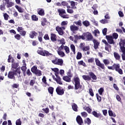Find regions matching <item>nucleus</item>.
<instances>
[{
  "mask_svg": "<svg viewBox=\"0 0 125 125\" xmlns=\"http://www.w3.org/2000/svg\"><path fill=\"white\" fill-rule=\"evenodd\" d=\"M13 71H9L8 73V78L11 80H15V76H17L18 78H21V69L18 67L16 70H13Z\"/></svg>",
  "mask_w": 125,
  "mask_h": 125,
  "instance_id": "obj_1",
  "label": "nucleus"
},
{
  "mask_svg": "<svg viewBox=\"0 0 125 125\" xmlns=\"http://www.w3.org/2000/svg\"><path fill=\"white\" fill-rule=\"evenodd\" d=\"M52 71L55 72V75L56 77V78H55V76L52 75L53 80L56 82L58 84H63V83H62V82H61V78L58 75L59 74V72H58L59 71V69L58 68H52Z\"/></svg>",
  "mask_w": 125,
  "mask_h": 125,
  "instance_id": "obj_2",
  "label": "nucleus"
},
{
  "mask_svg": "<svg viewBox=\"0 0 125 125\" xmlns=\"http://www.w3.org/2000/svg\"><path fill=\"white\" fill-rule=\"evenodd\" d=\"M121 66L119 63H114L111 66H107V68L109 70H115L116 72L119 73L120 75H123V69L120 68Z\"/></svg>",
  "mask_w": 125,
  "mask_h": 125,
  "instance_id": "obj_3",
  "label": "nucleus"
},
{
  "mask_svg": "<svg viewBox=\"0 0 125 125\" xmlns=\"http://www.w3.org/2000/svg\"><path fill=\"white\" fill-rule=\"evenodd\" d=\"M58 12L59 13V15L63 19H69V18H70V16L67 14L66 10L64 9H58Z\"/></svg>",
  "mask_w": 125,
  "mask_h": 125,
  "instance_id": "obj_4",
  "label": "nucleus"
},
{
  "mask_svg": "<svg viewBox=\"0 0 125 125\" xmlns=\"http://www.w3.org/2000/svg\"><path fill=\"white\" fill-rule=\"evenodd\" d=\"M39 49H42L41 50H38L37 52L38 54H40V55H42V56H46L47 57V56H51V55H52V54L49 53V52H48V51H46L45 50H42L43 49L41 47H39L38 48Z\"/></svg>",
  "mask_w": 125,
  "mask_h": 125,
  "instance_id": "obj_5",
  "label": "nucleus"
},
{
  "mask_svg": "<svg viewBox=\"0 0 125 125\" xmlns=\"http://www.w3.org/2000/svg\"><path fill=\"white\" fill-rule=\"evenodd\" d=\"M89 75H83L82 78L84 81H91V78L94 80V73L92 72H89L88 73Z\"/></svg>",
  "mask_w": 125,
  "mask_h": 125,
  "instance_id": "obj_6",
  "label": "nucleus"
},
{
  "mask_svg": "<svg viewBox=\"0 0 125 125\" xmlns=\"http://www.w3.org/2000/svg\"><path fill=\"white\" fill-rule=\"evenodd\" d=\"M82 37H83V40H86V41H91L93 38L92 35L89 32L83 33Z\"/></svg>",
  "mask_w": 125,
  "mask_h": 125,
  "instance_id": "obj_7",
  "label": "nucleus"
},
{
  "mask_svg": "<svg viewBox=\"0 0 125 125\" xmlns=\"http://www.w3.org/2000/svg\"><path fill=\"white\" fill-rule=\"evenodd\" d=\"M52 62L54 64V65L63 66V61L62 59H58V58L56 57L54 60H52Z\"/></svg>",
  "mask_w": 125,
  "mask_h": 125,
  "instance_id": "obj_8",
  "label": "nucleus"
},
{
  "mask_svg": "<svg viewBox=\"0 0 125 125\" xmlns=\"http://www.w3.org/2000/svg\"><path fill=\"white\" fill-rule=\"evenodd\" d=\"M65 29L64 26L60 27L59 26H57L56 27V30L60 36H63L64 35V30H65Z\"/></svg>",
  "mask_w": 125,
  "mask_h": 125,
  "instance_id": "obj_9",
  "label": "nucleus"
},
{
  "mask_svg": "<svg viewBox=\"0 0 125 125\" xmlns=\"http://www.w3.org/2000/svg\"><path fill=\"white\" fill-rule=\"evenodd\" d=\"M56 92L58 95H63L65 92V90L62 87L59 86L56 89Z\"/></svg>",
  "mask_w": 125,
  "mask_h": 125,
  "instance_id": "obj_10",
  "label": "nucleus"
},
{
  "mask_svg": "<svg viewBox=\"0 0 125 125\" xmlns=\"http://www.w3.org/2000/svg\"><path fill=\"white\" fill-rule=\"evenodd\" d=\"M105 38L107 41V43L109 44H115L114 38L111 35H106Z\"/></svg>",
  "mask_w": 125,
  "mask_h": 125,
  "instance_id": "obj_11",
  "label": "nucleus"
},
{
  "mask_svg": "<svg viewBox=\"0 0 125 125\" xmlns=\"http://www.w3.org/2000/svg\"><path fill=\"white\" fill-rule=\"evenodd\" d=\"M102 42H103V43H104V44H105V47H104L105 50L109 52L110 50L109 49V48H111V47H112L111 45H110L109 44V43H108V42H107V41H106L104 39L102 40Z\"/></svg>",
  "mask_w": 125,
  "mask_h": 125,
  "instance_id": "obj_12",
  "label": "nucleus"
},
{
  "mask_svg": "<svg viewBox=\"0 0 125 125\" xmlns=\"http://www.w3.org/2000/svg\"><path fill=\"white\" fill-rule=\"evenodd\" d=\"M95 62L97 66L100 67V68H102V70H105V65H104V63H102L100 62V61L97 59H95Z\"/></svg>",
  "mask_w": 125,
  "mask_h": 125,
  "instance_id": "obj_13",
  "label": "nucleus"
},
{
  "mask_svg": "<svg viewBox=\"0 0 125 125\" xmlns=\"http://www.w3.org/2000/svg\"><path fill=\"white\" fill-rule=\"evenodd\" d=\"M70 29L73 34H76L77 31L79 30V27L76 26V25H72L70 26Z\"/></svg>",
  "mask_w": 125,
  "mask_h": 125,
  "instance_id": "obj_14",
  "label": "nucleus"
},
{
  "mask_svg": "<svg viewBox=\"0 0 125 125\" xmlns=\"http://www.w3.org/2000/svg\"><path fill=\"white\" fill-rule=\"evenodd\" d=\"M5 1V3L7 4L6 7L9 8V7H12L14 5V3L12 2H9V0H2V2Z\"/></svg>",
  "mask_w": 125,
  "mask_h": 125,
  "instance_id": "obj_15",
  "label": "nucleus"
},
{
  "mask_svg": "<svg viewBox=\"0 0 125 125\" xmlns=\"http://www.w3.org/2000/svg\"><path fill=\"white\" fill-rule=\"evenodd\" d=\"M76 121L78 125H83V119L82 118L81 116H77V117H76Z\"/></svg>",
  "mask_w": 125,
  "mask_h": 125,
  "instance_id": "obj_16",
  "label": "nucleus"
},
{
  "mask_svg": "<svg viewBox=\"0 0 125 125\" xmlns=\"http://www.w3.org/2000/svg\"><path fill=\"white\" fill-rule=\"evenodd\" d=\"M11 67H12V70H17L18 69V67H19V63L18 62H12Z\"/></svg>",
  "mask_w": 125,
  "mask_h": 125,
  "instance_id": "obj_17",
  "label": "nucleus"
},
{
  "mask_svg": "<svg viewBox=\"0 0 125 125\" xmlns=\"http://www.w3.org/2000/svg\"><path fill=\"white\" fill-rule=\"evenodd\" d=\"M51 37V41L52 42H56L57 41V36H56V34L54 33H51L50 34Z\"/></svg>",
  "mask_w": 125,
  "mask_h": 125,
  "instance_id": "obj_18",
  "label": "nucleus"
},
{
  "mask_svg": "<svg viewBox=\"0 0 125 125\" xmlns=\"http://www.w3.org/2000/svg\"><path fill=\"white\" fill-rule=\"evenodd\" d=\"M42 37H43V33H42V32H39V35L38 36V41L40 42H42Z\"/></svg>",
  "mask_w": 125,
  "mask_h": 125,
  "instance_id": "obj_19",
  "label": "nucleus"
},
{
  "mask_svg": "<svg viewBox=\"0 0 125 125\" xmlns=\"http://www.w3.org/2000/svg\"><path fill=\"white\" fill-rule=\"evenodd\" d=\"M38 36V33L36 32V31H31L29 34V38L31 39H34L35 37H37Z\"/></svg>",
  "mask_w": 125,
  "mask_h": 125,
  "instance_id": "obj_20",
  "label": "nucleus"
},
{
  "mask_svg": "<svg viewBox=\"0 0 125 125\" xmlns=\"http://www.w3.org/2000/svg\"><path fill=\"white\" fill-rule=\"evenodd\" d=\"M82 87H83V85H81V83L75 84V90H78V89H82Z\"/></svg>",
  "mask_w": 125,
  "mask_h": 125,
  "instance_id": "obj_21",
  "label": "nucleus"
},
{
  "mask_svg": "<svg viewBox=\"0 0 125 125\" xmlns=\"http://www.w3.org/2000/svg\"><path fill=\"white\" fill-rule=\"evenodd\" d=\"M113 55L116 60H120V59H121V55H120V54L117 52H114L113 53Z\"/></svg>",
  "mask_w": 125,
  "mask_h": 125,
  "instance_id": "obj_22",
  "label": "nucleus"
},
{
  "mask_svg": "<svg viewBox=\"0 0 125 125\" xmlns=\"http://www.w3.org/2000/svg\"><path fill=\"white\" fill-rule=\"evenodd\" d=\"M69 3L70 4V5L71 6V8L73 9H76L77 8V7H76V2L74 1H69Z\"/></svg>",
  "mask_w": 125,
  "mask_h": 125,
  "instance_id": "obj_23",
  "label": "nucleus"
},
{
  "mask_svg": "<svg viewBox=\"0 0 125 125\" xmlns=\"http://www.w3.org/2000/svg\"><path fill=\"white\" fill-rule=\"evenodd\" d=\"M39 15H40V16H44V10L43 9H41L40 10H38L37 11Z\"/></svg>",
  "mask_w": 125,
  "mask_h": 125,
  "instance_id": "obj_24",
  "label": "nucleus"
},
{
  "mask_svg": "<svg viewBox=\"0 0 125 125\" xmlns=\"http://www.w3.org/2000/svg\"><path fill=\"white\" fill-rule=\"evenodd\" d=\"M62 80H63V81H65V82H66L67 83H71L70 78L68 77L67 76H63L62 77Z\"/></svg>",
  "mask_w": 125,
  "mask_h": 125,
  "instance_id": "obj_25",
  "label": "nucleus"
},
{
  "mask_svg": "<svg viewBox=\"0 0 125 125\" xmlns=\"http://www.w3.org/2000/svg\"><path fill=\"white\" fill-rule=\"evenodd\" d=\"M100 44V42L97 41L96 40H94V48L95 49H97L98 46Z\"/></svg>",
  "mask_w": 125,
  "mask_h": 125,
  "instance_id": "obj_26",
  "label": "nucleus"
},
{
  "mask_svg": "<svg viewBox=\"0 0 125 125\" xmlns=\"http://www.w3.org/2000/svg\"><path fill=\"white\" fill-rule=\"evenodd\" d=\"M34 74L36 75L37 77H41V76L42 75V71L39 69H37V70L36 71Z\"/></svg>",
  "mask_w": 125,
  "mask_h": 125,
  "instance_id": "obj_27",
  "label": "nucleus"
},
{
  "mask_svg": "<svg viewBox=\"0 0 125 125\" xmlns=\"http://www.w3.org/2000/svg\"><path fill=\"white\" fill-rule=\"evenodd\" d=\"M72 108L73 111L75 112H78V105L76 104L73 103L72 104Z\"/></svg>",
  "mask_w": 125,
  "mask_h": 125,
  "instance_id": "obj_28",
  "label": "nucleus"
},
{
  "mask_svg": "<svg viewBox=\"0 0 125 125\" xmlns=\"http://www.w3.org/2000/svg\"><path fill=\"white\" fill-rule=\"evenodd\" d=\"M5 5H6V4H5V2L3 1V4L0 5V10H1L2 11H4V10H5Z\"/></svg>",
  "mask_w": 125,
  "mask_h": 125,
  "instance_id": "obj_29",
  "label": "nucleus"
},
{
  "mask_svg": "<svg viewBox=\"0 0 125 125\" xmlns=\"http://www.w3.org/2000/svg\"><path fill=\"white\" fill-rule=\"evenodd\" d=\"M15 7L17 9L18 11H19V12H20V13H23V12H24L23 9H22V8H21V7H20L19 6L16 5L15 6Z\"/></svg>",
  "mask_w": 125,
  "mask_h": 125,
  "instance_id": "obj_30",
  "label": "nucleus"
},
{
  "mask_svg": "<svg viewBox=\"0 0 125 125\" xmlns=\"http://www.w3.org/2000/svg\"><path fill=\"white\" fill-rule=\"evenodd\" d=\"M73 81L75 83V84H77V83H80V78H79V77H78L77 76H75L73 79Z\"/></svg>",
  "mask_w": 125,
  "mask_h": 125,
  "instance_id": "obj_31",
  "label": "nucleus"
},
{
  "mask_svg": "<svg viewBox=\"0 0 125 125\" xmlns=\"http://www.w3.org/2000/svg\"><path fill=\"white\" fill-rule=\"evenodd\" d=\"M10 60H11V61H10ZM14 62V58H13L11 55H9L8 56V59L7 60V62H8V63H10V62H11V63H13Z\"/></svg>",
  "mask_w": 125,
  "mask_h": 125,
  "instance_id": "obj_32",
  "label": "nucleus"
},
{
  "mask_svg": "<svg viewBox=\"0 0 125 125\" xmlns=\"http://www.w3.org/2000/svg\"><path fill=\"white\" fill-rule=\"evenodd\" d=\"M74 38L76 41H78L79 40H83V35H80L78 36V35H74Z\"/></svg>",
  "mask_w": 125,
  "mask_h": 125,
  "instance_id": "obj_33",
  "label": "nucleus"
},
{
  "mask_svg": "<svg viewBox=\"0 0 125 125\" xmlns=\"http://www.w3.org/2000/svg\"><path fill=\"white\" fill-rule=\"evenodd\" d=\"M48 91L50 94L52 95L53 94V91H54V88H53V87H49L48 88Z\"/></svg>",
  "mask_w": 125,
  "mask_h": 125,
  "instance_id": "obj_34",
  "label": "nucleus"
},
{
  "mask_svg": "<svg viewBox=\"0 0 125 125\" xmlns=\"http://www.w3.org/2000/svg\"><path fill=\"white\" fill-rule=\"evenodd\" d=\"M82 57L83 55L82 54V53L78 52L76 56V59H77V60H80V59H82Z\"/></svg>",
  "mask_w": 125,
  "mask_h": 125,
  "instance_id": "obj_35",
  "label": "nucleus"
},
{
  "mask_svg": "<svg viewBox=\"0 0 125 125\" xmlns=\"http://www.w3.org/2000/svg\"><path fill=\"white\" fill-rule=\"evenodd\" d=\"M57 53L61 57H64L65 56V53L62 51H57Z\"/></svg>",
  "mask_w": 125,
  "mask_h": 125,
  "instance_id": "obj_36",
  "label": "nucleus"
},
{
  "mask_svg": "<svg viewBox=\"0 0 125 125\" xmlns=\"http://www.w3.org/2000/svg\"><path fill=\"white\" fill-rule=\"evenodd\" d=\"M120 47L121 46H125V40L121 39V41L119 43Z\"/></svg>",
  "mask_w": 125,
  "mask_h": 125,
  "instance_id": "obj_37",
  "label": "nucleus"
},
{
  "mask_svg": "<svg viewBox=\"0 0 125 125\" xmlns=\"http://www.w3.org/2000/svg\"><path fill=\"white\" fill-rule=\"evenodd\" d=\"M82 24H83V26H85V27H88V26H89V25H90L89 21H83Z\"/></svg>",
  "mask_w": 125,
  "mask_h": 125,
  "instance_id": "obj_38",
  "label": "nucleus"
},
{
  "mask_svg": "<svg viewBox=\"0 0 125 125\" xmlns=\"http://www.w3.org/2000/svg\"><path fill=\"white\" fill-rule=\"evenodd\" d=\"M70 48L72 51L73 52V54H76V47H75V45H74V44H72L70 45Z\"/></svg>",
  "mask_w": 125,
  "mask_h": 125,
  "instance_id": "obj_39",
  "label": "nucleus"
},
{
  "mask_svg": "<svg viewBox=\"0 0 125 125\" xmlns=\"http://www.w3.org/2000/svg\"><path fill=\"white\" fill-rule=\"evenodd\" d=\"M38 70V67L36 66H33L31 68V71L32 73L33 74H35L36 71Z\"/></svg>",
  "mask_w": 125,
  "mask_h": 125,
  "instance_id": "obj_40",
  "label": "nucleus"
},
{
  "mask_svg": "<svg viewBox=\"0 0 125 125\" xmlns=\"http://www.w3.org/2000/svg\"><path fill=\"white\" fill-rule=\"evenodd\" d=\"M83 110H84L85 111H87V112L89 113V114H90V113H91V109H90V108H89V107H87V106H84L83 107Z\"/></svg>",
  "mask_w": 125,
  "mask_h": 125,
  "instance_id": "obj_41",
  "label": "nucleus"
},
{
  "mask_svg": "<svg viewBox=\"0 0 125 125\" xmlns=\"http://www.w3.org/2000/svg\"><path fill=\"white\" fill-rule=\"evenodd\" d=\"M103 63L104 64L105 66H107L110 64V61L108 59H104L103 61Z\"/></svg>",
  "mask_w": 125,
  "mask_h": 125,
  "instance_id": "obj_42",
  "label": "nucleus"
},
{
  "mask_svg": "<svg viewBox=\"0 0 125 125\" xmlns=\"http://www.w3.org/2000/svg\"><path fill=\"white\" fill-rule=\"evenodd\" d=\"M84 124H87V125H90L91 124V121L89 118H87L84 120Z\"/></svg>",
  "mask_w": 125,
  "mask_h": 125,
  "instance_id": "obj_43",
  "label": "nucleus"
},
{
  "mask_svg": "<svg viewBox=\"0 0 125 125\" xmlns=\"http://www.w3.org/2000/svg\"><path fill=\"white\" fill-rule=\"evenodd\" d=\"M31 19L32 21H38V20H39V18L37 16H36V15H33L31 16Z\"/></svg>",
  "mask_w": 125,
  "mask_h": 125,
  "instance_id": "obj_44",
  "label": "nucleus"
},
{
  "mask_svg": "<svg viewBox=\"0 0 125 125\" xmlns=\"http://www.w3.org/2000/svg\"><path fill=\"white\" fill-rule=\"evenodd\" d=\"M64 50H65V53H66V54H69V53H70V48L67 46H64Z\"/></svg>",
  "mask_w": 125,
  "mask_h": 125,
  "instance_id": "obj_45",
  "label": "nucleus"
},
{
  "mask_svg": "<svg viewBox=\"0 0 125 125\" xmlns=\"http://www.w3.org/2000/svg\"><path fill=\"white\" fill-rule=\"evenodd\" d=\"M75 24L76 25H77L78 26H79L80 27H82L83 24L82 23V21L79 20L77 21L74 22Z\"/></svg>",
  "mask_w": 125,
  "mask_h": 125,
  "instance_id": "obj_46",
  "label": "nucleus"
},
{
  "mask_svg": "<svg viewBox=\"0 0 125 125\" xmlns=\"http://www.w3.org/2000/svg\"><path fill=\"white\" fill-rule=\"evenodd\" d=\"M3 17H4V20H5L6 21H7V20H8V18L9 17V15H8L7 13H3Z\"/></svg>",
  "mask_w": 125,
  "mask_h": 125,
  "instance_id": "obj_47",
  "label": "nucleus"
},
{
  "mask_svg": "<svg viewBox=\"0 0 125 125\" xmlns=\"http://www.w3.org/2000/svg\"><path fill=\"white\" fill-rule=\"evenodd\" d=\"M112 37L113 38V39H115V40H117L119 37V35H118L117 33H114L112 34Z\"/></svg>",
  "mask_w": 125,
  "mask_h": 125,
  "instance_id": "obj_48",
  "label": "nucleus"
},
{
  "mask_svg": "<svg viewBox=\"0 0 125 125\" xmlns=\"http://www.w3.org/2000/svg\"><path fill=\"white\" fill-rule=\"evenodd\" d=\"M46 19L44 18L43 20L41 21V24L42 25V26H45V25L46 24Z\"/></svg>",
  "mask_w": 125,
  "mask_h": 125,
  "instance_id": "obj_49",
  "label": "nucleus"
},
{
  "mask_svg": "<svg viewBox=\"0 0 125 125\" xmlns=\"http://www.w3.org/2000/svg\"><path fill=\"white\" fill-rule=\"evenodd\" d=\"M98 92L100 95H102L103 92H104V88L101 87L98 90Z\"/></svg>",
  "mask_w": 125,
  "mask_h": 125,
  "instance_id": "obj_50",
  "label": "nucleus"
},
{
  "mask_svg": "<svg viewBox=\"0 0 125 125\" xmlns=\"http://www.w3.org/2000/svg\"><path fill=\"white\" fill-rule=\"evenodd\" d=\"M24 18H25L26 20H30V19L31 18V15H30L29 14H25L24 15Z\"/></svg>",
  "mask_w": 125,
  "mask_h": 125,
  "instance_id": "obj_51",
  "label": "nucleus"
},
{
  "mask_svg": "<svg viewBox=\"0 0 125 125\" xmlns=\"http://www.w3.org/2000/svg\"><path fill=\"white\" fill-rule=\"evenodd\" d=\"M43 39L44 40H45V41H49L50 38H49V36H48V34H45L43 37Z\"/></svg>",
  "mask_w": 125,
  "mask_h": 125,
  "instance_id": "obj_52",
  "label": "nucleus"
},
{
  "mask_svg": "<svg viewBox=\"0 0 125 125\" xmlns=\"http://www.w3.org/2000/svg\"><path fill=\"white\" fill-rule=\"evenodd\" d=\"M59 42H60V44H62V45H64L66 42H65V39L63 38L61 40H59Z\"/></svg>",
  "mask_w": 125,
  "mask_h": 125,
  "instance_id": "obj_53",
  "label": "nucleus"
},
{
  "mask_svg": "<svg viewBox=\"0 0 125 125\" xmlns=\"http://www.w3.org/2000/svg\"><path fill=\"white\" fill-rule=\"evenodd\" d=\"M94 117L96 118H100L101 117V114L97 113L96 111H94Z\"/></svg>",
  "mask_w": 125,
  "mask_h": 125,
  "instance_id": "obj_54",
  "label": "nucleus"
},
{
  "mask_svg": "<svg viewBox=\"0 0 125 125\" xmlns=\"http://www.w3.org/2000/svg\"><path fill=\"white\" fill-rule=\"evenodd\" d=\"M14 37L17 41H20V39H21V36L20 34L15 35Z\"/></svg>",
  "mask_w": 125,
  "mask_h": 125,
  "instance_id": "obj_55",
  "label": "nucleus"
},
{
  "mask_svg": "<svg viewBox=\"0 0 125 125\" xmlns=\"http://www.w3.org/2000/svg\"><path fill=\"white\" fill-rule=\"evenodd\" d=\"M21 70L22 71L23 74H24L25 72H26V70H27V67L26 65H23L21 67Z\"/></svg>",
  "mask_w": 125,
  "mask_h": 125,
  "instance_id": "obj_56",
  "label": "nucleus"
},
{
  "mask_svg": "<svg viewBox=\"0 0 125 125\" xmlns=\"http://www.w3.org/2000/svg\"><path fill=\"white\" fill-rule=\"evenodd\" d=\"M100 23H101L102 24L108 23V20L106 19L102 20L101 21H100Z\"/></svg>",
  "mask_w": 125,
  "mask_h": 125,
  "instance_id": "obj_57",
  "label": "nucleus"
},
{
  "mask_svg": "<svg viewBox=\"0 0 125 125\" xmlns=\"http://www.w3.org/2000/svg\"><path fill=\"white\" fill-rule=\"evenodd\" d=\"M67 12L70 14H72L74 13V10L73 9H72V8L71 9H67Z\"/></svg>",
  "mask_w": 125,
  "mask_h": 125,
  "instance_id": "obj_58",
  "label": "nucleus"
},
{
  "mask_svg": "<svg viewBox=\"0 0 125 125\" xmlns=\"http://www.w3.org/2000/svg\"><path fill=\"white\" fill-rule=\"evenodd\" d=\"M107 31H108V30L106 28H105L103 30L102 32L103 35H104V36H106V35H107Z\"/></svg>",
  "mask_w": 125,
  "mask_h": 125,
  "instance_id": "obj_59",
  "label": "nucleus"
},
{
  "mask_svg": "<svg viewBox=\"0 0 125 125\" xmlns=\"http://www.w3.org/2000/svg\"><path fill=\"white\" fill-rule=\"evenodd\" d=\"M100 34V32H99V30L98 29H96L94 30V35L96 36V37H97L98 35Z\"/></svg>",
  "mask_w": 125,
  "mask_h": 125,
  "instance_id": "obj_60",
  "label": "nucleus"
},
{
  "mask_svg": "<svg viewBox=\"0 0 125 125\" xmlns=\"http://www.w3.org/2000/svg\"><path fill=\"white\" fill-rule=\"evenodd\" d=\"M97 99L98 102H101L102 98L98 94H96Z\"/></svg>",
  "mask_w": 125,
  "mask_h": 125,
  "instance_id": "obj_61",
  "label": "nucleus"
},
{
  "mask_svg": "<svg viewBox=\"0 0 125 125\" xmlns=\"http://www.w3.org/2000/svg\"><path fill=\"white\" fill-rule=\"evenodd\" d=\"M16 125H22V122H21V120H20V119H19L16 121Z\"/></svg>",
  "mask_w": 125,
  "mask_h": 125,
  "instance_id": "obj_62",
  "label": "nucleus"
},
{
  "mask_svg": "<svg viewBox=\"0 0 125 125\" xmlns=\"http://www.w3.org/2000/svg\"><path fill=\"white\" fill-rule=\"evenodd\" d=\"M67 77H68L69 78H72V77H73V75H72V73H71V70H69L68 72L67 73Z\"/></svg>",
  "mask_w": 125,
  "mask_h": 125,
  "instance_id": "obj_63",
  "label": "nucleus"
},
{
  "mask_svg": "<svg viewBox=\"0 0 125 125\" xmlns=\"http://www.w3.org/2000/svg\"><path fill=\"white\" fill-rule=\"evenodd\" d=\"M17 30L18 31V32H19V33H20L21 32H22V31H23V30H24V28H23V27H18L17 28Z\"/></svg>",
  "mask_w": 125,
  "mask_h": 125,
  "instance_id": "obj_64",
  "label": "nucleus"
}]
</instances>
